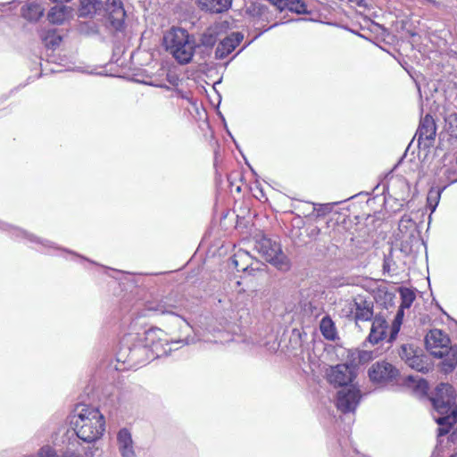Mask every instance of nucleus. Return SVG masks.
Returning a JSON list of instances; mask_svg holds the SVG:
<instances>
[{"label": "nucleus", "instance_id": "obj_22", "mask_svg": "<svg viewBox=\"0 0 457 457\" xmlns=\"http://www.w3.org/2000/svg\"><path fill=\"white\" fill-rule=\"evenodd\" d=\"M404 309L405 308H402V306H400L399 310L396 312V315H395L394 321L392 323V326H391L390 336H389V339H388L389 342L394 341L396 338V337L400 331V328L403 323V315H404V312H403Z\"/></svg>", "mask_w": 457, "mask_h": 457}, {"label": "nucleus", "instance_id": "obj_19", "mask_svg": "<svg viewBox=\"0 0 457 457\" xmlns=\"http://www.w3.org/2000/svg\"><path fill=\"white\" fill-rule=\"evenodd\" d=\"M107 9L112 19L120 21L125 17V11L120 0H107Z\"/></svg>", "mask_w": 457, "mask_h": 457}, {"label": "nucleus", "instance_id": "obj_1", "mask_svg": "<svg viewBox=\"0 0 457 457\" xmlns=\"http://www.w3.org/2000/svg\"><path fill=\"white\" fill-rule=\"evenodd\" d=\"M71 425L77 436L87 443L100 439L105 430L104 415L98 409L87 405H78L74 409Z\"/></svg>", "mask_w": 457, "mask_h": 457}, {"label": "nucleus", "instance_id": "obj_4", "mask_svg": "<svg viewBox=\"0 0 457 457\" xmlns=\"http://www.w3.org/2000/svg\"><path fill=\"white\" fill-rule=\"evenodd\" d=\"M427 350L435 357L443 358L445 372L452 371L457 365V346L450 345V338L442 330L431 329L425 337Z\"/></svg>", "mask_w": 457, "mask_h": 457}, {"label": "nucleus", "instance_id": "obj_12", "mask_svg": "<svg viewBox=\"0 0 457 457\" xmlns=\"http://www.w3.org/2000/svg\"><path fill=\"white\" fill-rule=\"evenodd\" d=\"M244 36L240 32H233L225 37L222 41L218 45L215 56L217 59H223L227 57L230 53H232L235 48L240 44L243 40Z\"/></svg>", "mask_w": 457, "mask_h": 457}, {"label": "nucleus", "instance_id": "obj_17", "mask_svg": "<svg viewBox=\"0 0 457 457\" xmlns=\"http://www.w3.org/2000/svg\"><path fill=\"white\" fill-rule=\"evenodd\" d=\"M198 4L203 10L219 13L230 6L231 0H198Z\"/></svg>", "mask_w": 457, "mask_h": 457}, {"label": "nucleus", "instance_id": "obj_34", "mask_svg": "<svg viewBox=\"0 0 457 457\" xmlns=\"http://www.w3.org/2000/svg\"><path fill=\"white\" fill-rule=\"evenodd\" d=\"M388 269L386 262L384 263V270Z\"/></svg>", "mask_w": 457, "mask_h": 457}, {"label": "nucleus", "instance_id": "obj_9", "mask_svg": "<svg viewBox=\"0 0 457 457\" xmlns=\"http://www.w3.org/2000/svg\"><path fill=\"white\" fill-rule=\"evenodd\" d=\"M354 367L348 364L330 366L326 370L328 381L334 386H343L351 383L355 378Z\"/></svg>", "mask_w": 457, "mask_h": 457}, {"label": "nucleus", "instance_id": "obj_35", "mask_svg": "<svg viewBox=\"0 0 457 457\" xmlns=\"http://www.w3.org/2000/svg\"><path fill=\"white\" fill-rule=\"evenodd\" d=\"M451 457H456L454 454L451 455Z\"/></svg>", "mask_w": 457, "mask_h": 457}, {"label": "nucleus", "instance_id": "obj_14", "mask_svg": "<svg viewBox=\"0 0 457 457\" xmlns=\"http://www.w3.org/2000/svg\"><path fill=\"white\" fill-rule=\"evenodd\" d=\"M436 133V126L434 119L431 115L427 114L420 120V126L418 128L416 136L418 141H431L435 139Z\"/></svg>", "mask_w": 457, "mask_h": 457}, {"label": "nucleus", "instance_id": "obj_11", "mask_svg": "<svg viewBox=\"0 0 457 457\" xmlns=\"http://www.w3.org/2000/svg\"><path fill=\"white\" fill-rule=\"evenodd\" d=\"M361 399L360 391L354 387L343 388L337 393V407L342 412L353 411Z\"/></svg>", "mask_w": 457, "mask_h": 457}, {"label": "nucleus", "instance_id": "obj_13", "mask_svg": "<svg viewBox=\"0 0 457 457\" xmlns=\"http://www.w3.org/2000/svg\"><path fill=\"white\" fill-rule=\"evenodd\" d=\"M117 446L121 457H137L131 433L121 428L117 434Z\"/></svg>", "mask_w": 457, "mask_h": 457}, {"label": "nucleus", "instance_id": "obj_6", "mask_svg": "<svg viewBox=\"0 0 457 457\" xmlns=\"http://www.w3.org/2000/svg\"><path fill=\"white\" fill-rule=\"evenodd\" d=\"M343 312L347 317H353L356 324L361 321L371 320L373 318V303L358 295L347 301Z\"/></svg>", "mask_w": 457, "mask_h": 457}, {"label": "nucleus", "instance_id": "obj_30", "mask_svg": "<svg viewBox=\"0 0 457 457\" xmlns=\"http://www.w3.org/2000/svg\"><path fill=\"white\" fill-rule=\"evenodd\" d=\"M270 4H272L274 6L277 7L279 11L286 10L287 7V0H267Z\"/></svg>", "mask_w": 457, "mask_h": 457}, {"label": "nucleus", "instance_id": "obj_15", "mask_svg": "<svg viewBox=\"0 0 457 457\" xmlns=\"http://www.w3.org/2000/svg\"><path fill=\"white\" fill-rule=\"evenodd\" d=\"M386 329L387 322L386 319L382 316H375L372 320L370 333L368 337L369 341L371 344H378L385 338Z\"/></svg>", "mask_w": 457, "mask_h": 457}, {"label": "nucleus", "instance_id": "obj_2", "mask_svg": "<svg viewBox=\"0 0 457 457\" xmlns=\"http://www.w3.org/2000/svg\"><path fill=\"white\" fill-rule=\"evenodd\" d=\"M431 402L435 410L442 415L436 417V421L439 425L438 436H444L457 421V406L453 387L447 383H441L436 387Z\"/></svg>", "mask_w": 457, "mask_h": 457}, {"label": "nucleus", "instance_id": "obj_21", "mask_svg": "<svg viewBox=\"0 0 457 457\" xmlns=\"http://www.w3.org/2000/svg\"><path fill=\"white\" fill-rule=\"evenodd\" d=\"M248 260H249V255L246 252L238 251L231 258V263L238 271L239 270L245 271L248 269V264H247Z\"/></svg>", "mask_w": 457, "mask_h": 457}, {"label": "nucleus", "instance_id": "obj_29", "mask_svg": "<svg viewBox=\"0 0 457 457\" xmlns=\"http://www.w3.org/2000/svg\"><path fill=\"white\" fill-rule=\"evenodd\" d=\"M332 210V207L329 204H320L319 207H316L315 204L312 206V212H317V216H323L326 213L329 212Z\"/></svg>", "mask_w": 457, "mask_h": 457}, {"label": "nucleus", "instance_id": "obj_20", "mask_svg": "<svg viewBox=\"0 0 457 457\" xmlns=\"http://www.w3.org/2000/svg\"><path fill=\"white\" fill-rule=\"evenodd\" d=\"M101 2L98 0H80V16H87L95 13L100 9Z\"/></svg>", "mask_w": 457, "mask_h": 457}, {"label": "nucleus", "instance_id": "obj_25", "mask_svg": "<svg viewBox=\"0 0 457 457\" xmlns=\"http://www.w3.org/2000/svg\"><path fill=\"white\" fill-rule=\"evenodd\" d=\"M146 310L153 312L156 314H170L173 313L170 306H167L164 303H148L146 304Z\"/></svg>", "mask_w": 457, "mask_h": 457}, {"label": "nucleus", "instance_id": "obj_32", "mask_svg": "<svg viewBox=\"0 0 457 457\" xmlns=\"http://www.w3.org/2000/svg\"><path fill=\"white\" fill-rule=\"evenodd\" d=\"M427 2L432 4L434 6L436 7H438L439 6V3L436 2V0H426Z\"/></svg>", "mask_w": 457, "mask_h": 457}, {"label": "nucleus", "instance_id": "obj_24", "mask_svg": "<svg viewBox=\"0 0 457 457\" xmlns=\"http://www.w3.org/2000/svg\"><path fill=\"white\" fill-rule=\"evenodd\" d=\"M286 9L298 14L309 13L307 5L303 0H287Z\"/></svg>", "mask_w": 457, "mask_h": 457}, {"label": "nucleus", "instance_id": "obj_7", "mask_svg": "<svg viewBox=\"0 0 457 457\" xmlns=\"http://www.w3.org/2000/svg\"><path fill=\"white\" fill-rule=\"evenodd\" d=\"M163 337H165V333L160 328H151L146 332V342L152 347L153 352H155L157 356L167 354L168 353L171 352L173 349V345H179L182 342L186 345H188L194 342L193 339L188 338L170 342Z\"/></svg>", "mask_w": 457, "mask_h": 457}, {"label": "nucleus", "instance_id": "obj_27", "mask_svg": "<svg viewBox=\"0 0 457 457\" xmlns=\"http://www.w3.org/2000/svg\"><path fill=\"white\" fill-rule=\"evenodd\" d=\"M43 40L47 47L54 48L60 45L62 38L54 31L49 30Z\"/></svg>", "mask_w": 457, "mask_h": 457}, {"label": "nucleus", "instance_id": "obj_31", "mask_svg": "<svg viewBox=\"0 0 457 457\" xmlns=\"http://www.w3.org/2000/svg\"><path fill=\"white\" fill-rule=\"evenodd\" d=\"M360 358L361 360L365 359V358H370V353H367V352H362Z\"/></svg>", "mask_w": 457, "mask_h": 457}, {"label": "nucleus", "instance_id": "obj_18", "mask_svg": "<svg viewBox=\"0 0 457 457\" xmlns=\"http://www.w3.org/2000/svg\"><path fill=\"white\" fill-rule=\"evenodd\" d=\"M320 329L323 337L328 340H335L337 337V329L333 320L326 316L322 318L320 323Z\"/></svg>", "mask_w": 457, "mask_h": 457}, {"label": "nucleus", "instance_id": "obj_16", "mask_svg": "<svg viewBox=\"0 0 457 457\" xmlns=\"http://www.w3.org/2000/svg\"><path fill=\"white\" fill-rule=\"evenodd\" d=\"M43 0H33L22 7V16L29 21H37L42 17L45 7Z\"/></svg>", "mask_w": 457, "mask_h": 457}, {"label": "nucleus", "instance_id": "obj_10", "mask_svg": "<svg viewBox=\"0 0 457 457\" xmlns=\"http://www.w3.org/2000/svg\"><path fill=\"white\" fill-rule=\"evenodd\" d=\"M370 379L374 383L392 381L398 375V370L389 362L378 361L369 369Z\"/></svg>", "mask_w": 457, "mask_h": 457}, {"label": "nucleus", "instance_id": "obj_8", "mask_svg": "<svg viewBox=\"0 0 457 457\" xmlns=\"http://www.w3.org/2000/svg\"><path fill=\"white\" fill-rule=\"evenodd\" d=\"M399 356L411 369L422 372L428 370L422 350L414 344H403L399 349Z\"/></svg>", "mask_w": 457, "mask_h": 457}, {"label": "nucleus", "instance_id": "obj_26", "mask_svg": "<svg viewBox=\"0 0 457 457\" xmlns=\"http://www.w3.org/2000/svg\"><path fill=\"white\" fill-rule=\"evenodd\" d=\"M441 192L439 189H431L428 195V206L431 210V212H435L439 200H440Z\"/></svg>", "mask_w": 457, "mask_h": 457}, {"label": "nucleus", "instance_id": "obj_28", "mask_svg": "<svg viewBox=\"0 0 457 457\" xmlns=\"http://www.w3.org/2000/svg\"><path fill=\"white\" fill-rule=\"evenodd\" d=\"M201 43L203 46L212 47L216 43V37L214 33L212 30H207L203 34Z\"/></svg>", "mask_w": 457, "mask_h": 457}, {"label": "nucleus", "instance_id": "obj_33", "mask_svg": "<svg viewBox=\"0 0 457 457\" xmlns=\"http://www.w3.org/2000/svg\"><path fill=\"white\" fill-rule=\"evenodd\" d=\"M419 386H420V387H422V388H425V387H426V386H427V382H426V381H424V380L420 381V385H419Z\"/></svg>", "mask_w": 457, "mask_h": 457}, {"label": "nucleus", "instance_id": "obj_5", "mask_svg": "<svg viewBox=\"0 0 457 457\" xmlns=\"http://www.w3.org/2000/svg\"><path fill=\"white\" fill-rule=\"evenodd\" d=\"M255 249L266 262L271 263L278 270L284 271L289 270V259L283 253L278 241L262 236L256 240Z\"/></svg>", "mask_w": 457, "mask_h": 457}, {"label": "nucleus", "instance_id": "obj_3", "mask_svg": "<svg viewBox=\"0 0 457 457\" xmlns=\"http://www.w3.org/2000/svg\"><path fill=\"white\" fill-rule=\"evenodd\" d=\"M166 50L180 64L189 63L196 46L193 36L181 28H172L165 36Z\"/></svg>", "mask_w": 457, "mask_h": 457}, {"label": "nucleus", "instance_id": "obj_23", "mask_svg": "<svg viewBox=\"0 0 457 457\" xmlns=\"http://www.w3.org/2000/svg\"><path fill=\"white\" fill-rule=\"evenodd\" d=\"M401 304L402 308L408 309L411 306L413 301L416 298L415 293L409 288H401Z\"/></svg>", "mask_w": 457, "mask_h": 457}]
</instances>
